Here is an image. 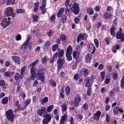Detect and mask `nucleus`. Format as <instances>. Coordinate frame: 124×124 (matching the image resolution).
I'll return each instance as SVG.
<instances>
[{
    "mask_svg": "<svg viewBox=\"0 0 124 124\" xmlns=\"http://www.w3.org/2000/svg\"><path fill=\"white\" fill-rule=\"evenodd\" d=\"M121 46L119 45H115L112 47V52L113 53H117V50H120Z\"/></svg>",
    "mask_w": 124,
    "mask_h": 124,
    "instance_id": "21",
    "label": "nucleus"
},
{
    "mask_svg": "<svg viewBox=\"0 0 124 124\" xmlns=\"http://www.w3.org/2000/svg\"><path fill=\"white\" fill-rule=\"evenodd\" d=\"M72 54H69V53H66V59L69 61V62H70L72 61Z\"/></svg>",
    "mask_w": 124,
    "mask_h": 124,
    "instance_id": "33",
    "label": "nucleus"
},
{
    "mask_svg": "<svg viewBox=\"0 0 124 124\" xmlns=\"http://www.w3.org/2000/svg\"><path fill=\"white\" fill-rule=\"evenodd\" d=\"M54 61H57V58L55 56V55L53 54V58H50L49 60V62L50 63H53Z\"/></svg>",
    "mask_w": 124,
    "mask_h": 124,
    "instance_id": "42",
    "label": "nucleus"
},
{
    "mask_svg": "<svg viewBox=\"0 0 124 124\" xmlns=\"http://www.w3.org/2000/svg\"><path fill=\"white\" fill-rule=\"evenodd\" d=\"M82 109H83L84 111H87L89 109V104L88 103H85L82 105Z\"/></svg>",
    "mask_w": 124,
    "mask_h": 124,
    "instance_id": "32",
    "label": "nucleus"
},
{
    "mask_svg": "<svg viewBox=\"0 0 124 124\" xmlns=\"http://www.w3.org/2000/svg\"><path fill=\"white\" fill-rule=\"evenodd\" d=\"M47 0H43L42 4L40 7V9H44V7L46 6V3L47 2Z\"/></svg>",
    "mask_w": 124,
    "mask_h": 124,
    "instance_id": "35",
    "label": "nucleus"
},
{
    "mask_svg": "<svg viewBox=\"0 0 124 124\" xmlns=\"http://www.w3.org/2000/svg\"><path fill=\"white\" fill-rule=\"evenodd\" d=\"M48 82L52 87H53V88H55L56 86H57V83H56V81L53 79H50Z\"/></svg>",
    "mask_w": 124,
    "mask_h": 124,
    "instance_id": "30",
    "label": "nucleus"
},
{
    "mask_svg": "<svg viewBox=\"0 0 124 124\" xmlns=\"http://www.w3.org/2000/svg\"><path fill=\"white\" fill-rule=\"evenodd\" d=\"M64 54V50L63 49H60V48H58L57 51L56 53H55L54 56L55 57H58L59 58H62L63 57V55Z\"/></svg>",
    "mask_w": 124,
    "mask_h": 124,
    "instance_id": "7",
    "label": "nucleus"
},
{
    "mask_svg": "<svg viewBox=\"0 0 124 124\" xmlns=\"http://www.w3.org/2000/svg\"><path fill=\"white\" fill-rule=\"evenodd\" d=\"M67 20V17L65 15H63L61 18V20L62 21V23H65L66 20Z\"/></svg>",
    "mask_w": 124,
    "mask_h": 124,
    "instance_id": "36",
    "label": "nucleus"
},
{
    "mask_svg": "<svg viewBox=\"0 0 124 124\" xmlns=\"http://www.w3.org/2000/svg\"><path fill=\"white\" fill-rule=\"evenodd\" d=\"M65 91L67 93V95H69V93H70V88L69 87H66Z\"/></svg>",
    "mask_w": 124,
    "mask_h": 124,
    "instance_id": "50",
    "label": "nucleus"
},
{
    "mask_svg": "<svg viewBox=\"0 0 124 124\" xmlns=\"http://www.w3.org/2000/svg\"><path fill=\"white\" fill-rule=\"evenodd\" d=\"M87 37H88V35L87 34H79L77 38V42H80L81 41V39L82 40H86Z\"/></svg>",
    "mask_w": 124,
    "mask_h": 124,
    "instance_id": "8",
    "label": "nucleus"
},
{
    "mask_svg": "<svg viewBox=\"0 0 124 124\" xmlns=\"http://www.w3.org/2000/svg\"><path fill=\"white\" fill-rule=\"evenodd\" d=\"M67 39V38H66V36L64 34H62L60 36V40H61L63 43H65Z\"/></svg>",
    "mask_w": 124,
    "mask_h": 124,
    "instance_id": "23",
    "label": "nucleus"
},
{
    "mask_svg": "<svg viewBox=\"0 0 124 124\" xmlns=\"http://www.w3.org/2000/svg\"><path fill=\"white\" fill-rule=\"evenodd\" d=\"M117 78H118V74L117 72H113V79L114 80H117Z\"/></svg>",
    "mask_w": 124,
    "mask_h": 124,
    "instance_id": "58",
    "label": "nucleus"
},
{
    "mask_svg": "<svg viewBox=\"0 0 124 124\" xmlns=\"http://www.w3.org/2000/svg\"><path fill=\"white\" fill-rule=\"evenodd\" d=\"M0 86L3 87V88H5V81L4 80L2 79L0 80Z\"/></svg>",
    "mask_w": 124,
    "mask_h": 124,
    "instance_id": "40",
    "label": "nucleus"
},
{
    "mask_svg": "<svg viewBox=\"0 0 124 124\" xmlns=\"http://www.w3.org/2000/svg\"><path fill=\"white\" fill-rule=\"evenodd\" d=\"M100 116H101V112H100V111H97L96 113L94 114L93 119H95V121H98Z\"/></svg>",
    "mask_w": 124,
    "mask_h": 124,
    "instance_id": "17",
    "label": "nucleus"
},
{
    "mask_svg": "<svg viewBox=\"0 0 124 124\" xmlns=\"http://www.w3.org/2000/svg\"><path fill=\"white\" fill-rule=\"evenodd\" d=\"M31 36L30 35H27V41L24 43V44L22 45L21 46V48L22 49H24L26 50V48H27V46H28V44H29V42L31 41Z\"/></svg>",
    "mask_w": 124,
    "mask_h": 124,
    "instance_id": "11",
    "label": "nucleus"
},
{
    "mask_svg": "<svg viewBox=\"0 0 124 124\" xmlns=\"http://www.w3.org/2000/svg\"><path fill=\"white\" fill-rule=\"evenodd\" d=\"M82 73L84 77H87L90 74V70L86 68H82Z\"/></svg>",
    "mask_w": 124,
    "mask_h": 124,
    "instance_id": "18",
    "label": "nucleus"
},
{
    "mask_svg": "<svg viewBox=\"0 0 124 124\" xmlns=\"http://www.w3.org/2000/svg\"><path fill=\"white\" fill-rule=\"evenodd\" d=\"M15 73V72H12L11 73L9 71L6 72L4 74V76H5V77H9V78H11V77H12V76H13V75H14Z\"/></svg>",
    "mask_w": 124,
    "mask_h": 124,
    "instance_id": "20",
    "label": "nucleus"
},
{
    "mask_svg": "<svg viewBox=\"0 0 124 124\" xmlns=\"http://www.w3.org/2000/svg\"><path fill=\"white\" fill-rule=\"evenodd\" d=\"M46 111V108L42 107L37 111V114L39 116H42L43 118H45L44 120H46L48 122H51L52 117L50 114H48Z\"/></svg>",
    "mask_w": 124,
    "mask_h": 124,
    "instance_id": "1",
    "label": "nucleus"
},
{
    "mask_svg": "<svg viewBox=\"0 0 124 124\" xmlns=\"http://www.w3.org/2000/svg\"><path fill=\"white\" fill-rule=\"evenodd\" d=\"M38 71H42L43 72L45 71V67H44L43 66H40L39 67Z\"/></svg>",
    "mask_w": 124,
    "mask_h": 124,
    "instance_id": "53",
    "label": "nucleus"
},
{
    "mask_svg": "<svg viewBox=\"0 0 124 124\" xmlns=\"http://www.w3.org/2000/svg\"><path fill=\"white\" fill-rule=\"evenodd\" d=\"M81 102V98L78 95H77L74 99V104L75 105V107H78L79 104H80V102Z\"/></svg>",
    "mask_w": 124,
    "mask_h": 124,
    "instance_id": "9",
    "label": "nucleus"
},
{
    "mask_svg": "<svg viewBox=\"0 0 124 124\" xmlns=\"http://www.w3.org/2000/svg\"><path fill=\"white\" fill-rule=\"evenodd\" d=\"M80 5L78 3H75L73 2V1L71 2L70 5V7H71V11L73 12L74 14L75 15H78L80 12L79 10V6Z\"/></svg>",
    "mask_w": 124,
    "mask_h": 124,
    "instance_id": "2",
    "label": "nucleus"
},
{
    "mask_svg": "<svg viewBox=\"0 0 124 124\" xmlns=\"http://www.w3.org/2000/svg\"><path fill=\"white\" fill-rule=\"evenodd\" d=\"M93 80H94V76L92 75L91 77H87L85 79V81L88 80L89 82L93 84Z\"/></svg>",
    "mask_w": 124,
    "mask_h": 124,
    "instance_id": "22",
    "label": "nucleus"
},
{
    "mask_svg": "<svg viewBox=\"0 0 124 124\" xmlns=\"http://www.w3.org/2000/svg\"><path fill=\"white\" fill-rule=\"evenodd\" d=\"M106 121L107 122H110V115L108 113L106 114Z\"/></svg>",
    "mask_w": 124,
    "mask_h": 124,
    "instance_id": "63",
    "label": "nucleus"
},
{
    "mask_svg": "<svg viewBox=\"0 0 124 124\" xmlns=\"http://www.w3.org/2000/svg\"><path fill=\"white\" fill-rule=\"evenodd\" d=\"M80 62V60H77L76 62L74 63L73 66V69H76L78 65V63Z\"/></svg>",
    "mask_w": 124,
    "mask_h": 124,
    "instance_id": "39",
    "label": "nucleus"
},
{
    "mask_svg": "<svg viewBox=\"0 0 124 124\" xmlns=\"http://www.w3.org/2000/svg\"><path fill=\"white\" fill-rule=\"evenodd\" d=\"M21 90V85L18 84L16 85V92L17 93H19Z\"/></svg>",
    "mask_w": 124,
    "mask_h": 124,
    "instance_id": "55",
    "label": "nucleus"
},
{
    "mask_svg": "<svg viewBox=\"0 0 124 124\" xmlns=\"http://www.w3.org/2000/svg\"><path fill=\"white\" fill-rule=\"evenodd\" d=\"M55 19H56V15L53 14L50 17V20L52 22H54V21H55Z\"/></svg>",
    "mask_w": 124,
    "mask_h": 124,
    "instance_id": "57",
    "label": "nucleus"
},
{
    "mask_svg": "<svg viewBox=\"0 0 124 124\" xmlns=\"http://www.w3.org/2000/svg\"><path fill=\"white\" fill-rule=\"evenodd\" d=\"M13 110L9 109L6 112V116L8 120H11V122H13L14 120V113Z\"/></svg>",
    "mask_w": 124,
    "mask_h": 124,
    "instance_id": "5",
    "label": "nucleus"
},
{
    "mask_svg": "<svg viewBox=\"0 0 124 124\" xmlns=\"http://www.w3.org/2000/svg\"><path fill=\"white\" fill-rule=\"evenodd\" d=\"M105 83L106 84V85H107L108 84H109V83H110V78L106 77Z\"/></svg>",
    "mask_w": 124,
    "mask_h": 124,
    "instance_id": "56",
    "label": "nucleus"
},
{
    "mask_svg": "<svg viewBox=\"0 0 124 124\" xmlns=\"http://www.w3.org/2000/svg\"><path fill=\"white\" fill-rule=\"evenodd\" d=\"M53 108H54V105L49 106L47 108L46 110L47 111V112H51Z\"/></svg>",
    "mask_w": 124,
    "mask_h": 124,
    "instance_id": "48",
    "label": "nucleus"
},
{
    "mask_svg": "<svg viewBox=\"0 0 124 124\" xmlns=\"http://www.w3.org/2000/svg\"><path fill=\"white\" fill-rule=\"evenodd\" d=\"M89 50L93 55L95 52V46L92 44L89 45Z\"/></svg>",
    "mask_w": 124,
    "mask_h": 124,
    "instance_id": "14",
    "label": "nucleus"
},
{
    "mask_svg": "<svg viewBox=\"0 0 124 124\" xmlns=\"http://www.w3.org/2000/svg\"><path fill=\"white\" fill-rule=\"evenodd\" d=\"M87 95L88 96H91V95H92V88H89V89H88L87 90Z\"/></svg>",
    "mask_w": 124,
    "mask_h": 124,
    "instance_id": "51",
    "label": "nucleus"
},
{
    "mask_svg": "<svg viewBox=\"0 0 124 124\" xmlns=\"http://www.w3.org/2000/svg\"><path fill=\"white\" fill-rule=\"evenodd\" d=\"M5 15L8 17V16H11L13 18L15 16V13L13 12V9L11 7H8L6 9V11L4 12Z\"/></svg>",
    "mask_w": 124,
    "mask_h": 124,
    "instance_id": "4",
    "label": "nucleus"
},
{
    "mask_svg": "<svg viewBox=\"0 0 124 124\" xmlns=\"http://www.w3.org/2000/svg\"><path fill=\"white\" fill-rule=\"evenodd\" d=\"M120 107H115L113 109V113L115 114V115H118V113H119L118 110L119 109Z\"/></svg>",
    "mask_w": 124,
    "mask_h": 124,
    "instance_id": "38",
    "label": "nucleus"
},
{
    "mask_svg": "<svg viewBox=\"0 0 124 124\" xmlns=\"http://www.w3.org/2000/svg\"><path fill=\"white\" fill-rule=\"evenodd\" d=\"M31 80H34L35 79V74H31V76L30 77V78Z\"/></svg>",
    "mask_w": 124,
    "mask_h": 124,
    "instance_id": "61",
    "label": "nucleus"
},
{
    "mask_svg": "<svg viewBox=\"0 0 124 124\" xmlns=\"http://www.w3.org/2000/svg\"><path fill=\"white\" fill-rule=\"evenodd\" d=\"M121 88L122 89H124V78H122V79H121Z\"/></svg>",
    "mask_w": 124,
    "mask_h": 124,
    "instance_id": "60",
    "label": "nucleus"
},
{
    "mask_svg": "<svg viewBox=\"0 0 124 124\" xmlns=\"http://www.w3.org/2000/svg\"><path fill=\"white\" fill-rule=\"evenodd\" d=\"M73 57L74 59H76V61H77V60H79V59H78L79 57V53H78L76 51H74L73 53Z\"/></svg>",
    "mask_w": 124,
    "mask_h": 124,
    "instance_id": "28",
    "label": "nucleus"
},
{
    "mask_svg": "<svg viewBox=\"0 0 124 124\" xmlns=\"http://www.w3.org/2000/svg\"><path fill=\"white\" fill-rule=\"evenodd\" d=\"M116 38L120 39L121 42L124 43V34L123 33H117Z\"/></svg>",
    "mask_w": 124,
    "mask_h": 124,
    "instance_id": "13",
    "label": "nucleus"
},
{
    "mask_svg": "<svg viewBox=\"0 0 124 124\" xmlns=\"http://www.w3.org/2000/svg\"><path fill=\"white\" fill-rule=\"evenodd\" d=\"M12 59L14 62H15L16 64L20 65L21 63V58L18 56H12Z\"/></svg>",
    "mask_w": 124,
    "mask_h": 124,
    "instance_id": "10",
    "label": "nucleus"
},
{
    "mask_svg": "<svg viewBox=\"0 0 124 124\" xmlns=\"http://www.w3.org/2000/svg\"><path fill=\"white\" fill-rule=\"evenodd\" d=\"M16 13H26V10L22 9H18L16 11Z\"/></svg>",
    "mask_w": 124,
    "mask_h": 124,
    "instance_id": "47",
    "label": "nucleus"
},
{
    "mask_svg": "<svg viewBox=\"0 0 124 124\" xmlns=\"http://www.w3.org/2000/svg\"><path fill=\"white\" fill-rule=\"evenodd\" d=\"M32 18H33L32 21H33L34 24L37 23V22H38V16L33 15L32 16Z\"/></svg>",
    "mask_w": 124,
    "mask_h": 124,
    "instance_id": "29",
    "label": "nucleus"
},
{
    "mask_svg": "<svg viewBox=\"0 0 124 124\" xmlns=\"http://www.w3.org/2000/svg\"><path fill=\"white\" fill-rule=\"evenodd\" d=\"M64 62H65V61H64V59L63 58H58L57 60V63H58V69H62V65L64 64Z\"/></svg>",
    "mask_w": 124,
    "mask_h": 124,
    "instance_id": "6",
    "label": "nucleus"
},
{
    "mask_svg": "<svg viewBox=\"0 0 124 124\" xmlns=\"http://www.w3.org/2000/svg\"><path fill=\"white\" fill-rule=\"evenodd\" d=\"M66 117H67V115H64L62 116V117L60 121L61 124H63V123H64L66 121V119H67Z\"/></svg>",
    "mask_w": 124,
    "mask_h": 124,
    "instance_id": "31",
    "label": "nucleus"
},
{
    "mask_svg": "<svg viewBox=\"0 0 124 124\" xmlns=\"http://www.w3.org/2000/svg\"><path fill=\"white\" fill-rule=\"evenodd\" d=\"M94 44L96 47V48H98L99 47V42L97 39H95L94 40Z\"/></svg>",
    "mask_w": 124,
    "mask_h": 124,
    "instance_id": "49",
    "label": "nucleus"
},
{
    "mask_svg": "<svg viewBox=\"0 0 124 124\" xmlns=\"http://www.w3.org/2000/svg\"><path fill=\"white\" fill-rule=\"evenodd\" d=\"M110 34L114 37H116V27L113 26L110 29Z\"/></svg>",
    "mask_w": 124,
    "mask_h": 124,
    "instance_id": "19",
    "label": "nucleus"
},
{
    "mask_svg": "<svg viewBox=\"0 0 124 124\" xmlns=\"http://www.w3.org/2000/svg\"><path fill=\"white\" fill-rule=\"evenodd\" d=\"M62 111L65 112L67 109V106L66 104L63 103L62 105Z\"/></svg>",
    "mask_w": 124,
    "mask_h": 124,
    "instance_id": "34",
    "label": "nucleus"
},
{
    "mask_svg": "<svg viewBox=\"0 0 124 124\" xmlns=\"http://www.w3.org/2000/svg\"><path fill=\"white\" fill-rule=\"evenodd\" d=\"M49 123H50V121H48L47 120H46V119L43 120V124H48Z\"/></svg>",
    "mask_w": 124,
    "mask_h": 124,
    "instance_id": "64",
    "label": "nucleus"
},
{
    "mask_svg": "<svg viewBox=\"0 0 124 124\" xmlns=\"http://www.w3.org/2000/svg\"><path fill=\"white\" fill-rule=\"evenodd\" d=\"M2 104L3 105H6L8 103V98L7 97H4L1 101Z\"/></svg>",
    "mask_w": 124,
    "mask_h": 124,
    "instance_id": "26",
    "label": "nucleus"
},
{
    "mask_svg": "<svg viewBox=\"0 0 124 124\" xmlns=\"http://www.w3.org/2000/svg\"><path fill=\"white\" fill-rule=\"evenodd\" d=\"M21 78V75H20V74L19 73H17L16 74L15 77V79L16 80V81H18L19 79Z\"/></svg>",
    "mask_w": 124,
    "mask_h": 124,
    "instance_id": "43",
    "label": "nucleus"
},
{
    "mask_svg": "<svg viewBox=\"0 0 124 124\" xmlns=\"http://www.w3.org/2000/svg\"><path fill=\"white\" fill-rule=\"evenodd\" d=\"M48 62V57L47 56H45L44 58H42L41 62L42 64H46Z\"/></svg>",
    "mask_w": 124,
    "mask_h": 124,
    "instance_id": "27",
    "label": "nucleus"
},
{
    "mask_svg": "<svg viewBox=\"0 0 124 124\" xmlns=\"http://www.w3.org/2000/svg\"><path fill=\"white\" fill-rule=\"evenodd\" d=\"M72 46H69L66 50V54H72Z\"/></svg>",
    "mask_w": 124,
    "mask_h": 124,
    "instance_id": "25",
    "label": "nucleus"
},
{
    "mask_svg": "<svg viewBox=\"0 0 124 124\" xmlns=\"http://www.w3.org/2000/svg\"><path fill=\"white\" fill-rule=\"evenodd\" d=\"M53 33H54L53 30H50L47 32V35L50 37L53 35Z\"/></svg>",
    "mask_w": 124,
    "mask_h": 124,
    "instance_id": "59",
    "label": "nucleus"
},
{
    "mask_svg": "<svg viewBox=\"0 0 124 124\" xmlns=\"http://www.w3.org/2000/svg\"><path fill=\"white\" fill-rule=\"evenodd\" d=\"M91 84H92V83H91V82H90L89 81V80H86V87H87V88H91Z\"/></svg>",
    "mask_w": 124,
    "mask_h": 124,
    "instance_id": "54",
    "label": "nucleus"
},
{
    "mask_svg": "<svg viewBox=\"0 0 124 124\" xmlns=\"http://www.w3.org/2000/svg\"><path fill=\"white\" fill-rule=\"evenodd\" d=\"M92 58H93V55L90 53H88L86 56V62H90V61L92 60Z\"/></svg>",
    "mask_w": 124,
    "mask_h": 124,
    "instance_id": "24",
    "label": "nucleus"
},
{
    "mask_svg": "<svg viewBox=\"0 0 124 124\" xmlns=\"http://www.w3.org/2000/svg\"><path fill=\"white\" fill-rule=\"evenodd\" d=\"M26 69H27V67L26 66H24L22 67V68L21 69V73L20 76H23L24 75V72L26 71Z\"/></svg>",
    "mask_w": 124,
    "mask_h": 124,
    "instance_id": "41",
    "label": "nucleus"
},
{
    "mask_svg": "<svg viewBox=\"0 0 124 124\" xmlns=\"http://www.w3.org/2000/svg\"><path fill=\"white\" fill-rule=\"evenodd\" d=\"M86 11L89 15H93V10L92 9L88 8L86 9Z\"/></svg>",
    "mask_w": 124,
    "mask_h": 124,
    "instance_id": "37",
    "label": "nucleus"
},
{
    "mask_svg": "<svg viewBox=\"0 0 124 124\" xmlns=\"http://www.w3.org/2000/svg\"><path fill=\"white\" fill-rule=\"evenodd\" d=\"M42 104L44 105V103H46L48 102V97H45V98H43L42 100Z\"/></svg>",
    "mask_w": 124,
    "mask_h": 124,
    "instance_id": "46",
    "label": "nucleus"
},
{
    "mask_svg": "<svg viewBox=\"0 0 124 124\" xmlns=\"http://www.w3.org/2000/svg\"><path fill=\"white\" fill-rule=\"evenodd\" d=\"M0 25L2 27L5 28V27H8L10 25V23L7 21V18H4L1 21Z\"/></svg>",
    "mask_w": 124,
    "mask_h": 124,
    "instance_id": "12",
    "label": "nucleus"
},
{
    "mask_svg": "<svg viewBox=\"0 0 124 124\" xmlns=\"http://www.w3.org/2000/svg\"><path fill=\"white\" fill-rule=\"evenodd\" d=\"M100 75H101L102 80V81H103V80H104V78H105V72L104 71L101 72Z\"/></svg>",
    "mask_w": 124,
    "mask_h": 124,
    "instance_id": "52",
    "label": "nucleus"
},
{
    "mask_svg": "<svg viewBox=\"0 0 124 124\" xmlns=\"http://www.w3.org/2000/svg\"><path fill=\"white\" fill-rule=\"evenodd\" d=\"M112 17V14L109 12H107L104 13L103 17L105 20L110 19Z\"/></svg>",
    "mask_w": 124,
    "mask_h": 124,
    "instance_id": "15",
    "label": "nucleus"
},
{
    "mask_svg": "<svg viewBox=\"0 0 124 124\" xmlns=\"http://www.w3.org/2000/svg\"><path fill=\"white\" fill-rule=\"evenodd\" d=\"M52 48L53 51H57V49H59V45L55 44L53 45V46H52Z\"/></svg>",
    "mask_w": 124,
    "mask_h": 124,
    "instance_id": "44",
    "label": "nucleus"
},
{
    "mask_svg": "<svg viewBox=\"0 0 124 124\" xmlns=\"http://www.w3.org/2000/svg\"><path fill=\"white\" fill-rule=\"evenodd\" d=\"M49 46H50V41H47L46 43V44L45 45V48H48Z\"/></svg>",
    "mask_w": 124,
    "mask_h": 124,
    "instance_id": "62",
    "label": "nucleus"
},
{
    "mask_svg": "<svg viewBox=\"0 0 124 124\" xmlns=\"http://www.w3.org/2000/svg\"><path fill=\"white\" fill-rule=\"evenodd\" d=\"M3 1H7V4H12L14 3L15 0H3Z\"/></svg>",
    "mask_w": 124,
    "mask_h": 124,
    "instance_id": "45",
    "label": "nucleus"
},
{
    "mask_svg": "<svg viewBox=\"0 0 124 124\" xmlns=\"http://www.w3.org/2000/svg\"><path fill=\"white\" fill-rule=\"evenodd\" d=\"M37 76L39 80H40V81H42V82H43V81H44V73H41L39 72L37 73Z\"/></svg>",
    "mask_w": 124,
    "mask_h": 124,
    "instance_id": "16",
    "label": "nucleus"
},
{
    "mask_svg": "<svg viewBox=\"0 0 124 124\" xmlns=\"http://www.w3.org/2000/svg\"><path fill=\"white\" fill-rule=\"evenodd\" d=\"M38 62H39V59L36 60V61L32 63H31L29 67L31 68L30 73L31 74H35V65L38 63Z\"/></svg>",
    "mask_w": 124,
    "mask_h": 124,
    "instance_id": "3",
    "label": "nucleus"
}]
</instances>
